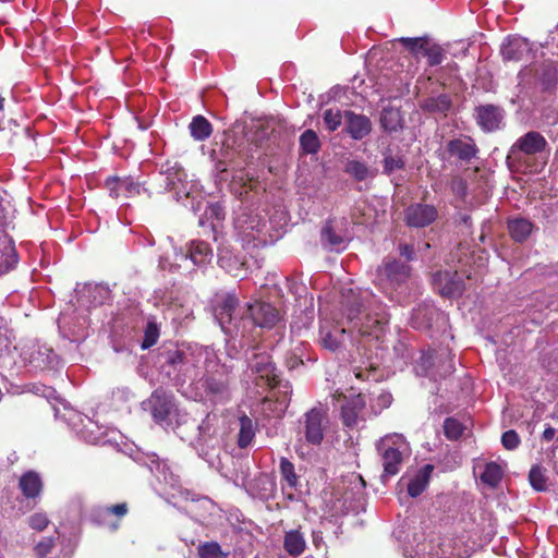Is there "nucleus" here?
Returning <instances> with one entry per match:
<instances>
[{
	"label": "nucleus",
	"mask_w": 558,
	"mask_h": 558,
	"mask_svg": "<svg viewBox=\"0 0 558 558\" xmlns=\"http://www.w3.org/2000/svg\"><path fill=\"white\" fill-rule=\"evenodd\" d=\"M426 106L432 110L445 112L450 107V101L447 96L441 95L437 98L429 99Z\"/></svg>",
	"instance_id": "51"
},
{
	"label": "nucleus",
	"mask_w": 558,
	"mask_h": 558,
	"mask_svg": "<svg viewBox=\"0 0 558 558\" xmlns=\"http://www.w3.org/2000/svg\"><path fill=\"white\" fill-rule=\"evenodd\" d=\"M502 119V110L494 105H485L476 108L477 124L485 132H492L499 129Z\"/></svg>",
	"instance_id": "17"
},
{
	"label": "nucleus",
	"mask_w": 558,
	"mask_h": 558,
	"mask_svg": "<svg viewBox=\"0 0 558 558\" xmlns=\"http://www.w3.org/2000/svg\"><path fill=\"white\" fill-rule=\"evenodd\" d=\"M410 277V267L398 260L386 262L378 268V280L384 290L395 289Z\"/></svg>",
	"instance_id": "10"
},
{
	"label": "nucleus",
	"mask_w": 558,
	"mask_h": 558,
	"mask_svg": "<svg viewBox=\"0 0 558 558\" xmlns=\"http://www.w3.org/2000/svg\"><path fill=\"white\" fill-rule=\"evenodd\" d=\"M502 58L507 61H520L531 51L530 43L522 37H508L501 45Z\"/></svg>",
	"instance_id": "16"
},
{
	"label": "nucleus",
	"mask_w": 558,
	"mask_h": 558,
	"mask_svg": "<svg viewBox=\"0 0 558 558\" xmlns=\"http://www.w3.org/2000/svg\"><path fill=\"white\" fill-rule=\"evenodd\" d=\"M345 329L341 327H333L331 329L323 326L320 328V338L325 348L336 350L344 341Z\"/></svg>",
	"instance_id": "32"
},
{
	"label": "nucleus",
	"mask_w": 558,
	"mask_h": 558,
	"mask_svg": "<svg viewBox=\"0 0 558 558\" xmlns=\"http://www.w3.org/2000/svg\"><path fill=\"white\" fill-rule=\"evenodd\" d=\"M342 119L344 118L339 109H327L324 112V122L330 131L337 130L340 126Z\"/></svg>",
	"instance_id": "46"
},
{
	"label": "nucleus",
	"mask_w": 558,
	"mask_h": 558,
	"mask_svg": "<svg viewBox=\"0 0 558 558\" xmlns=\"http://www.w3.org/2000/svg\"><path fill=\"white\" fill-rule=\"evenodd\" d=\"M160 175L165 181V190L175 192L178 199L182 197L192 198V208L201 209L203 191L195 179H187L184 169L177 161H167L161 166Z\"/></svg>",
	"instance_id": "4"
},
{
	"label": "nucleus",
	"mask_w": 558,
	"mask_h": 558,
	"mask_svg": "<svg viewBox=\"0 0 558 558\" xmlns=\"http://www.w3.org/2000/svg\"><path fill=\"white\" fill-rule=\"evenodd\" d=\"M128 513V505L125 502H121L118 505L106 507L101 510V514L104 515V520L100 522L102 525H107L111 531H116L119 527V522H110L107 521L108 515H116L118 519L124 517Z\"/></svg>",
	"instance_id": "35"
},
{
	"label": "nucleus",
	"mask_w": 558,
	"mask_h": 558,
	"mask_svg": "<svg viewBox=\"0 0 558 558\" xmlns=\"http://www.w3.org/2000/svg\"><path fill=\"white\" fill-rule=\"evenodd\" d=\"M345 130L354 140H362L369 134L372 123L366 116L356 114L352 111H345L343 114Z\"/></svg>",
	"instance_id": "20"
},
{
	"label": "nucleus",
	"mask_w": 558,
	"mask_h": 558,
	"mask_svg": "<svg viewBox=\"0 0 558 558\" xmlns=\"http://www.w3.org/2000/svg\"><path fill=\"white\" fill-rule=\"evenodd\" d=\"M43 396L46 397L47 399H50V398H53L54 397V393H56V390L50 388V387H44L43 388Z\"/></svg>",
	"instance_id": "59"
},
{
	"label": "nucleus",
	"mask_w": 558,
	"mask_h": 558,
	"mask_svg": "<svg viewBox=\"0 0 558 558\" xmlns=\"http://www.w3.org/2000/svg\"><path fill=\"white\" fill-rule=\"evenodd\" d=\"M423 56L428 60L429 65H437L442 62V49L439 46H427Z\"/></svg>",
	"instance_id": "49"
},
{
	"label": "nucleus",
	"mask_w": 558,
	"mask_h": 558,
	"mask_svg": "<svg viewBox=\"0 0 558 558\" xmlns=\"http://www.w3.org/2000/svg\"><path fill=\"white\" fill-rule=\"evenodd\" d=\"M444 429L449 439L456 440L463 435L465 426L457 418L449 417L445 421Z\"/></svg>",
	"instance_id": "40"
},
{
	"label": "nucleus",
	"mask_w": 558,
	"mask_h": 558,
	"mask_svg": "<svg viewBox=\"0 0 558 558\" xmlns=\"http://www.w3.org/2000/svg\"><path fill=\"white\" fill-rule=\"evenodd\" d=\"M118 392L130 395V390L129 389H118Z\"/></svg>",
	"instance_id": "61"
},
{
	"label": "nucleus",
	"mask_w": 558,
	"mask_h": 558,
	"mask_svg": "<svg viewBox=\"0 0 558 558\" xmlns=\"http://www.w3.org/2000/svg\"><path fill=\"white\" fill-rule=\"evenodd\" d=\"M256 326L271 328L279 320V312L269 303L256 302L246 307V313Z\"/></svg>",
	"instance_id": "14"
},
{
	"label": "nucleus",
	"mask_w": 558,
	"mask_h": 558,
	"mask_svg": "<svg viewBox=\"0 0 558 558\" xmlns=\"http://www.w3.org/2000/svg\"><path fill=\"white\" fill-rule=\"evenodd\" d=\"M555 434H556L555 428H553V427H547V428L544 430V433H543V438H544L545 440L549 441V440H551V439L554 438Z\"/></svg>",
	"instance_id": "58"
},
{
	"label": "nucleus",
	"mask_w": 558,
	"mask_h": 558,
	"mask_svg": "<svg viewBox=\"0 0 558 558\" xmlns=\"http://www.w3.org/2000/svg\"><path fill=\"white\" fill-rule=\"evenodd\" d=\"M437 218V210L429 205L415 204L405 211V219L409 226L422 228L432 223Z\"/></svg>",
	"instance_id": "19"
},
{
	"label": "nucleus",
	"mask_w": 558,
	"mask_h": 558,
	"mask_svg": "<svg viewBox=\"0 0 558 558\" xmlns=\"http://www.w3.org/2000/svg\"><path fill=\"white\" fill-rule=\"evenodd\" d=\"M3 262H0V275L11 270L17 264V253L11 243H7L2 250Z\"/></svg>",
	"instance_id": "37"
},
{
	"label": "nucleus",
	"mask_w": 558,
	"mask_h": 558,
	"mask_svg": "<svg viewBox=\"0 0 558 558\" xmlns=\"http://www.w3.org/2000/svg\"><path fill=\"white\" fill-rule=\"evenodd\" d=\"M28 362L38 369L54 368L59 364L58 356L54 354L53 350L47 345H38L31 353Z\"/></svg>",
	"instance_id": "22"
},
{
	"label": "nucleus",
	"mask_w": 558,
	"mask_h": 558,
	"mask_svg": "<svg viewBox=\"0 0 558 558\" xmlns=\"http://www.w3.org/2000/svg\"><path fill=\"white\" fill-rule=\"evenodd\" d=\"M327 412L322 407H315L304 414L303 426L306 442L319 445L324 438L327 424Z\"/></svg>",
	"instance_id": "9"
},
{
	"label": "nucleus",
	"mask_w": 558,
	"mask_h": 558,
	"mask_svg": "<svg viewBox=\"0 0 558 558\" xmlns=\"http://www.w3.org/2000/svg\"><path fill=\"white\" fill-rule=\"evenodd\" d=\"M191 136L197 142H204L210 137L213 126L210 122L203 116H195L189 124Z\"/></svg>",
	"instance_id": "31"
},
{
	"label": "nucleus",
	"mask_w": 558,
	"mask_h": 558,
	"mask_svg": "<svg viewBox=\"0 0 558 558\" xmlns=\"http://www.w3.org/2000/svg\"><path fill=\"white\" fill-rule=\"evenodd\" d=\"M280 475L283 481V489H296L298 476L294 472V465L287 458L280 460Z\"/></svg>",
	"instance_id": "34"
},
{
	"label": "nucleus",
	"mask_w": 558,
	"mask_h": 558,
	"mask_svg": "<svg viewBox=\"0 0 558 558\" xmlns=\"http://www.w3.org/2000/svg\"><path fill=\"white\" fill-rule=\"evenodd\" d=\"M300 145L304 153L315 154L320 147V142L313 130H306L300 137Z\"/></svg>",
	"instance_id": "38"
},
{
	"label": "nucleus",
	"mask_w": 558,
	"mask_h": 558,
	"mask_svg": "<svg viewBox=\"0 0 558 558\" xmlns=\"http://www.w3.org/2000/svg\"><path fill=\"white\" fill-rule=\"evenodd\" d=\"M218 263L221 268L226 269V271L235 277L239 275L241 266L243 265V262H241L238 257L232 256L228 251L225 250L219 252Z\"/></svg>",
	"instance_id": "36"
},
{
	"label": "nucleus",
	"mask_w": 558,
	"mask_h": 558,
	"mask_svg": "<svg viewBox=\"0 0 558 558\" xmlns=\"http://www.w3.org/2000/svg\"><path fill=\"white\" fill-rule=\"evenodd\" d=\"M501 442L506 449L512 450L518 447L520 439L514 430H507L501 436Z\"/></svg>",
	"instance_id": "52"
},
{
	"label": "nucleus",
	"mask_w": 558,
	"mask_h": 558,
	"mask_svg": "<svg viewBox=\"0 0 558 558\" xmlns=\"http://www.w3.org/2000/svg\"><path fill=\"white\" fill-rule=\"evenodd\" d=\"M530 484L532 487L538 492H543L546 489V477L544 470L535 465L531 469L529 474Z\"/></svg>",
	"instance_id": "43"
},
{
	"label": "nucleus",
	"mask_w": 558,
	"mask_h": 558,
	"mask_svg": "<svg viewBox=\"0 0 558 558\" xmlns=\"http://www.w3.org/2000/svg\"><path fill=\"white\" fill-rule=\"evenodd\" d=\"M366 403L365 396L362 393L355 395L345 404L342 405L341 414L343 423L347 426H354L357 423L359 415L364 409Z\"/></svg>",
	"instance_id": "24"
},
{
	"label": "nucleus",
	"mask_w": 558,
	"mask_h": 558,
	"mask_svg": "<svg viewBox=\"0 0 558 558\" xmlns=\"http://www.w3.org/2000/svg\"><path fill=\"white\" fill-rule=\"evenodd\" d=\"M546 140L542 134L531 131L517 140V142L511 147V153L513 155L518 151L525 155H535L543 151L546 147Z\"/></svg>",
	"instance_id": "18"
},
{
	"label": "nucleus",
	"mask_w": 558,
	"mask_h": 558,
	"mask_svg": "<svg viewBox=\"0 0 558 558\" xmlns=\"http://www.w3.org/2000/svg\"><path fill=\"white\" fill-rule=\"evenodd\" d=\"M342 298L345 316L352 323V327L356 329L363 339L367 338L368 341H378L388 322L387 315L383 312L376 313L373 317L369 314L362 315L360 310L362 302L367 301L369 303L373 295L367 291L363 295H357L353 289H348L342 292Z\"/></svg>",
	"instance_id": "2"
},
{
	"label": "nucleus",
	"mask_w": 558,
	"mask_h": 558,
	"mask_svg": "<svg viewBox=\"0 0 558 558\" xmlns=\"http://www.w3.org/2000/svg\"><path fill=\"white\" fill-rule=\"evenodd\" d=\"M511 236L518 241H524L532 231V223L523 218L512 219L508 223Z\"/></svg>",
	"instance_id": "33"
},
{
	"label": "nucleus",
	"mask_w": 558,
	"mask_h": 558,
	"mask_svg": "<svg viewBox=\"0 0 558 558\" xmlns=\"http://www.w3.org/2000/svg\"><path fill=\"white\" fill-rule=\"evenodd\" d=\"M400 254L408 260H412L414 257V250L412 246L404 244L400 246Z\"/></svg>",
	"instance_id": "54"
},
{
	"label": "nucleus",
	"mask_w": 558,
	"mask_h": 558,
	"mask_svg": "<svg viewBox=\"0 0 558 558\" xmlns=\"http://www.w3.org/2000/svg\"><path fill=\"white\" fill-rule=\"evenodd\" d=\"M151 414L156 422H163L170 413L172 403L169 396L163 392L155 391L150 399Z\"/></svg>",
	"instance_id": "25"
},
{
	"label": "nucleus",
	"mask_w": 558,
	"mask_h": 558,
	"mask_svg": "<svg viewBox=\"0 0 558 558\" xmlns=\"http://www.w3.org/2000/svg\"><path fill=\"white\" fill-rule=\"evenodd\" d=\"M398 40L415 57L423 54L426 47L428 46L426 40L421 37H401Z\"/></svg>",
	"instance_id": "39"
},
{
	"label": "nucleus",
	"mask_w": 558,
	"mask_h": 558,
	"mask_svg": "<svg viewBox=\"0 0 558 558\" xmlns=\"http://www.w3.org/2000/svg\"><path fill=\"white\" fill-rule=\"evenodd\" d=\"M320 238L324 246L335 251H343L352 238L348 218L329 219L322 229Z\"/></svg>",
	"instance_id": "8"
},
{
	"label": "nucleus",
	"mask_w": 558,
	"mask_h": 558,
	"mask_svg": "<svg viewBox=\"0 0 558 558\" xmlns=\"http://www.w3.org/2000/svg\"><path fill=\"white\" fill-rule=\"evenodd\" d=\"M343 501L355 509L364 497L365 482L361 475L352 473L343 481Z\"/></svg>",
	"instance_id": "15"
},
{
	"label": "nucleus",
	"mask_w": 558,
	"mask_h": 558,
	"mask_svg": "<svg viewBox=\"0 0 558 558\" xmlns=\"http://www.w3.org/2000/svg\"><path fill=\"white\" fill-rule=\"evenodd\" d=\"M206 385L210 392L218 393L221 391L222 386L217 383H211L209 379L206 380Z\"/></svg>",
	"instance_id": "57"
},
{
	"label": "nucleus",
	"mask_w": 558,
	"mask_h": 558,
	"mask_svg": "<svg viewBox=\"0 0 558 558\" xmlns=\"http://www.w3.org/2000/svg\"><path fill=\"white\" fill-rule=\"evenodd\" d=\"M27 522L32 530L41 532L45 529H47V526L50 523V520L45 512L38 511L31 514L27 519Z\"/></svg>",
	"instance_id": "45"
},
{
	"label": "nucleus",
	"mask_w": 558,
	"mask_h": 558,
	"mask_svg": "<svg viewBox=\"0 0 558 558\" xmlns=\"http://www.w3.org/2000/svg\"><path fill=\"white\" fill-rule=\"evenodd\" d=\"M433 363L434 359L432 354H422L415 367L416 373L422 376L428 375V368Z\"/></svg>",
	"instance_id": "53"
},
{
	"label": "nucleus",
	"mask_w": 558,
	"mask_h": 558,
	"mask_svg": "<svg viewBox=\"0 0 558 558\" xmlns=\"http://www.w3.org/2000/svg\"><path fill=\"white\" fill-rule=\"evenodd\" d=\"M185 510L202 523H209L208 517L218 511L216 505L207 497L192 499Z\"/></svg>",
	"instance_id": "23"
},
{
	"label": "nucleus",
	"mask_w": 558,
	"mask_h": 558,
	"mask_svg": "<svg viewBox=\"0 0 558 558\" xmlns=\"http://www.w3.org/2000/svg\"><path fill=\"white\" fill-rule=\"evenodd\" d=\"M106 187L114 198H129L141 194L142 186L132 178L111 177L106 180Z\"/></svg>",
	"instance_id": "13"
},
{
	"label": "nucleus",
	"mask_w": 558,
	"mask_h": 558,
	"mask_svg": "<svg viewBox=\"0 0 558 558\" xmlns=\"http://www.w3.org/2000/svg\"><path fill=\"white\" fill-rule=\"evenodd\" d=\"M361 341L357 343L356 349L360 350Z\"/></svg>",
	"instance_id": "63"
},
{
	"label": "nucleus",
	"mask_w": 558,
	"mask_h": 558,
	"mask_svg": "<svg viewBox=\"0 0 558 558\" xmlns=\"http://www.w3.org/2000/svg\"><path fill=\"white\" fill-rule=\"evenodd\" d=\"M159 338V328L155 322L149 320L144 330V340L142 342V349L146 350L156 344Z\"/></svg>",
	"instance_id": "42"
},
{
	"label": "nucleus",
	"mask_w": 558,
	"mask_h": 558,
	"mask_svg": "<svg viewBox=\"0 0 558 558\" xmlns=\"http://www.w3.org/2000/svg\"><path fill=\"white\" fill-rule=\"evenodd\" d=\"M433 470V465L426 464L422 469H420L415 474H413L407 482L405 476H403L400 481V484L405 483L408 494L411 497H417L426 489Z\"/></svg>",
	"instance_id": "21"
},
{
	"label": "nucleus",
	"mask_w": 558,
	"mask_h": 558,
	"mask_svg": "<svg viewBox=\"0 0 558 558\" xmlns=\"http://www.w3.org/2000/svg\"><path fill=\"white\" fill-rule=\"evenodd\" d=\"M248 423V418L246 417V424ZM245 435H246V445L248 444V436H250V430H248V426L246 425V432H245Z\"/></svg>",
	"instance_id": "60"
},
{
	"label": "nucleus",
	"mask_w": 558,
	"mask_h": 558,
	"mask_svg": "<svg viewBox=\"0 0 558 558\" xmlns=\"http://www.w3.org/2000/svg\"><path fill=\"white\" fill-rule=\"evenodd\" d=\"M151 472L155 473L160 485L157 488L160 495L168 500H174V505L178 499L189 500L190 492L181 487L179 476L172 472L167 462H157L155 469L151 468Z\"/></svg>",
	"instance_id": "6"
},
{
	"label": "nucleus",
	"mask_w": 558,
	"mask_h": 558,
	"mask_svg": "<svg viewBox=\"0 0 558 558\" xmlns=\"http://www.w3.org/2000/svg\"><path fill=\"white\" fill-rule=\"evenodd\" d=\"M239 301L233 294L225 295L214 310L216 320L226 333H232L239 327L233 312Z\"/></svg>",
	"instance_id": "12"
},
{
	"label": "nucleus",
	"mask_w": 558,
	"mask_h": 558,
	"mask_svg": "<svg viewBox=\"0 0 558 558\" xmlns=\"http://www.w3.org/2000/svg\"><path fill=\"white\" fill-rule=\"evenodd\" d=\"M448 150L451 156L458 157L461 160L469 161L475 157L477 149L471 138H457L448 144Z\"/></svg>",
	"instance_id": "26"
},
{
	"label": "nucleus",
	"mask_w": 558,
	"mask_h": 558,
	"mask_svg": "<svg viewBox=\"0 0 558 558\" xmlns=\"http://www.w3.org/2000/svg\"><path fill=\"white\" fill-rule=\"evenodd\" d=\"M109 296V289L98 283L77 284L75 289L76 311L78 316L76 322L72 324V319L68 313H61L58 319L59 330L65 337H83V328L87 323L85 312L92 307L101 305Z\"/></svg>",
	"instance_id": "3"
},
{
	"label": "nucleus",
	"mask_w": 558,
	"mask_h": 558,
	"mask_svg": "<svg viewBox=\"0 0 558 558\" xmlns=\"http://www.w3.org/2000/svg\"><path fill=\"white\" fill-rule=\"evenodd\" d=\"M388 116H398L397 112H393V111H388L386 112L383 118H381V124L385 129H389V130H393L395 129V125H390L388 123Z\"/></svg>",
	"instance_id": "56"
},
{
	"label": "nucleus",
	"mask_w": 558,
	"mask_h": 558,
	"mask_svg": "<svg viewBox=\"0 0 558 558\" xmlns=\"http://www.w3.org/2000/svg\"><path fill=\"white\" fill-rule=\"evenodd\" d=\"M439 291L442 295L454 298L461 295L463 292V282L458 277L457 272L453 275L449 272L438 275Z\"/></svg>",
	"instance_id": "27"
},
{
	"label": "nucleus",
	"mask_w": 558,
	"mask_h": 558,
	"mask_svg": "<svg viewBox=\"0 0 558 558\" xmlns=\"http://www.w3.org/2000/svg\"><path fill=\"white\" fill-rule=\"evenodd\" d=\"M377 450L381 457L384 472L381 480L386 481L399 473L404 458L411 454L409 442L401 434H388L381 437L377 445Z\"/></svg>",
	"instance_id": "5"
},
{
	"label": "nucleus",
	"mask_w": 558,
	"mask_h": 558,
	"mask_svg": "<svg viewBox=\"0 0 558 558\" xmlns=\"http://www.w3.org/2000/svg\"><path fill=\"white\" fill-rule=\"evenodd\" d=\"M239 424L238 444L240 448H244V416L239 417Z\"/></svg>",
	"instance_id": "55"
},
{
	"label": "nucleus",
	"mask_w": 558,
	"mask_h": 558,
	"mask_svg": "<svg viewBox=\"0 0 558 558\" xmlns=\"http://www.w3.org/2000/svg\"><path fill=\"white\" fill-rule=\"evenodd\" d=\"M20 488L27 498L39 496L43 489V482L38 473L28 471L20 478Z\"/></svg>",
	"instance_id": "28"
},
{
	"label": "nucleus",
	"mask_w": 558,
	"mask_h": 558,
	"mask_svg": "<svg viewBox=\"0 0 558 558\" xmlns=\"http://www.w3.org/2000/svg\"><path fill=\"white\" fill-rule=\"evenodd\" d=\"M283 547L291 556H300L304 553L306 541L304 535L299 530H290L286 532L283 539Z\"/></svg>",
	"instance_id": "30"
},
{
	"label": "nucleus",
	"mask_w": 558,
	"mask_h": 558,
	"mask_svg": "<svg viewBox=\"0 0 558 558\" xmlns=\"http://www.w3.org/2000/svg\"><path fill=\"white\" fill-rule=\"evenodd\" d=\"M250 367L256 375V385L270 388L269 393L263 400V411L267 415L281 416L289 403V384L281 383L270 356L266 353H255L251 359Z\"/></svg>",
	"instance_id": "1"
},
{
	"label": "nucleus",
	"mask_w": 558,
	"mask_h": 558,
	"mask_svg": "<svg viewBox=\"0 0 558 558\" xmlns=\"http://www.w3.org/2000/svg\"><path fill=\"white\" fill-rule=\"evenodd\" d=\"M404 160L401 156L386 155L384 159V170L386 173H391L396 170L403 168Z\"/></svg>",
	"instance_id": "50"
},
{
	"label": "nucleus",
	"mask_w": 558,
	"mask_h": 558,
	"mask_svg": "<svg viewBox=\"0 0 558 558\" xmlns=\"http://www.w3.org/2000/svg\"><path fill=\"white\" fill-rule=\"evenodd\" d=\"M248 228L252 230V232H246V243L251 241L255 242L256 240L258 242L254 243V246L265 245L267 243V239L264 234L266 222L262 217L256 215L254 217L250 216L246 218V230Z\"/></svg>",
	"instance_id": "29"
},
{
	"label": "nucleus",
	"mask_w": 558,
	"mask_h": 558,
	"mask_svg": "<svg viewBox=\"0 0 558 558\" xmlns=\"http://www.w3.org/2000/svg\"><path fill=\"white\" fill-rule=\"evenodd\" d=\"M173 254L175 262L174 264L168 260V257L160 259V267L162 269L174 270L181 268L180 262H186L190 259L193 265L202 266L209 262L213 257V251L208 243L204 241H192L189 245L187 252H183L173 246Z\"/></svg>",
	"instance_id": "7"
},
{
	"label": "nucleus",
	"mask_w": 558,
	"mask_h": 558,
	"mask_svg": "<svg viewBox=\"0 0 558 558\" xmlns=\"http://www.w3.org/2000/svg\"><path fill=\"white\" fill-rule=\"evenodd\" d=\"M345 171L359 181L367 179L371 174L369 169L362 162L351 160L345 165Z\"/></svg>",
	"instance_id": "41"
},
{
	"label": "nucleus",
	"mask_w": 558,
	"mask_h": 558,
	"mask_svg": "<svg viewBox=\"0 0 558 558\" xmlns=\"http://www.w3.org/2000/svg\"><path fill=\"white\" fill-rule=\"evenodd\" d=\"M355 376H356L357 378H362V377H363V372H362V371H357V372L355 373Z\"/></svg>",
	"instance_id": "62"
},
{
	"label": "nucleus",
	"mask_w": 558,
	"mask_h": 558,
	"mask_svg": "<svg viewBox=\"0 0 558 558\" xmlns=\"http://www.w3.org/2000/svg\"><path fill=\"white\" fill-rule=\"evenodd\" d=\"M201 558H225L226 554L222 553L218 543H205L198 547Z\"/></svg>",
	"instance_id": "44"
},
{
	"label": "nucleus",
	"mask_w": 558,
	"mask_h": 558,
	"mask_svg": "<svg viewBox=\"0 0 558 558\" xmlns=\"http://www.w3.org/2000/svg\"><path fill=\"white\" fill-rule=\"evenodd\" d=\"M56 537L49 536L41 538L36 545H35V554L37 558H46L48 554L51 553L53 546H54Z\"/></svg>",
	"instance_id": "47"
},
{
	"label": "nucleus",
	"mask_w": 558,
	"mask_h": 558,
	"mask_svg": "<svg viewBox=\"0 0 558 558\" xmlns=\"http://www.w3.org/2000/svg\"><path fill=\"white\" fill-rule=\"evenodd\" d=\"M392 402V396L389 392L381 391L372 399V408L375 413L381 412L387 409Z\"/></svg>",
	"instance_id": "48"
},
{
	"label": "nucleus",
	"mask_w": 558,
	"mask_h": 558,
	"mask_svg": "<svg viewBox=\"0 0 558 558\" xmlns=\"http://www.w3.org/2000/svg\"><path fill=\"white\" fill-rule=\"evenodd\" d=\"M505 469V463L478 459L474 462L473 473L483 485L496 488L504 477Z\"/></svg>",
	"instance_id": "11"
}]
</instances>
